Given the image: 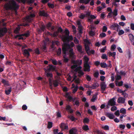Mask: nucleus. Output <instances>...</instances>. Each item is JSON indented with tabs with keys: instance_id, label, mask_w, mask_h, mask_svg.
<instances>
[{
	"instance_id": "28",
	"label": "nucleus",
	"mask_w": 134,
	"mask_h": 134,
	"mask_svg": "<svg viewBox=\"0 0 134 134\" xmlns=\"http://www.w3.org/2000/svg\"><path fill=\"white\" fill-rule=\"evenodd\" d=\"M77 51L81 53L83 52L82 51V46L81 45H78L76 46Z\"/></svg>"
},
{
	"instance_id": "59",
	"label": "nucleus",
	"mask_w": 134,
	"mask_h": 134,
	"mask_svg": "<svg viewBox=\"0 0 134 134\" xmlns=\"http://www.w3.org/2000/svg\"><path fill=\"white\" fill-rule=\"evenodd\" d=\"M114 114L117 116H119L120 115L119 110H117L116 111H115V112L114 113Z\"/></svg>"
},
{
	"instance_id": "46",
	"label": "nucleus",
	"mask_w": 134,
	"mask_h": 134,
	"mask_svg": "<svg viewBox=\"0 0 134 134\" xmlns=\"http://www.w3.org/2000/svg\"><path fill=\"white\" fill-rule=\"evenodd\" d=\"M102 128L104 130H109V127L108 125H105L104 126H103Z\"/></svg>"
},
{
	"instance_id": "1",
	"label": "nucleus",
	"mask_w": 134,
	"mask_h": 134,
	"mask_svg": "<svg viewBox=\"0 0 134 134\" xmlns=\"http://www.w3.org/2000/svg\"><path fill=\"white\" fill-rule=\"evenodd\" d=\"M20 29V28L17 27L15 30H14V32L16 34H17L15 36V38H18L19 40H24L26 38H24L23 37L25 36L26 37H28L30 35V32L29 31H27L26 33L22 34H20L19 31Z\"/></svg>"
},
{
	"instance_id": "56",
	"label": "nucleus",
	"mask_w": 134,
	"mask_h": 134,
	"mask_svg": "<svg viewBox=\"0 0 134 134\" xmlns=\"http://www.w3.org/2000/svg\"><path fill=\"white\" fill-rule=\"evenodd\" d=\"M65 34L67 36H69V34H70L69 31L66 28L65 29Z\"/></svg>"
},
{
	"instance_id": "25",
	"label": "nucleus",
	"mask_w": 134,
	"mask_h": 134,
	"mask_svg": "<svg viewBox=\"0 0 134 134\" xmlns=\"http://www.w3.org/2000/svg\"><path fill=\"white\" fill-rule=\"evenodd\" d=\"M65 96L66 98L68 99L70 101H71V100L73 99V97L70 94V93L69 92H67Z\"/></svg>"
},
{
	"instance_id": "49",
	"label": "nucleus",
	"mask_w": 134,
	"mask_h": 134,
	"mask_svg": "<svg viewBox=\"0 0 134 134\" xmlns=\"http://www.w3.org/2000/svg\"><path fill=\"white\" fill-rule=\"evenodd\" d=\"M48 6L50 8H53L54 7V4L50 3H48L47 4Z\"/></svg>"
},
{
	"instance_id": "5",
	"label": "nucleus",
	"mask_w": 134,
	"mask_h": 134,
	"mask_svg": "<svg viewBox=\"0 0 134 134\" xmlns=\"http://www.w3.org/2000/svg\"><path fill=\"white\" fill-rule=\"evenodd\" d=\"M71 101L75 103V104H74V105H75L77 106H79L80 105V102L77 98L75 97L73 98V99H72Z\"/></svg>"
},
{
	"instance_id": "10",
	"label": "nucleus",
	"mask_w": 134,
	"mask_h": 134,
	"mask_svg": "<svg viewBox=\"0 0 134 134\" xmlns=\"http://www.w3.org/2000/svg\"><path fill=\"white\" fill-rule=\"evenodd\" d=\"M108 102L110 103L111 105V106L116 105V102L115 101V97H114L112 99H110Z\"/></svg>"
},
{
	"instance_id": "34",
	"label": "nucleus",
	"mask_w": 134,
	"mask_h": 134,
	"mask_svg": "<svg viewBox=\"0 0 134 134\" xmlns=\"http://www.w3.org/2000/svg\"><path fill=\"white\" fill-rule=\"evenodd\" d=\"M96 95H93L91 100L93 102H94L96 99L97 98V93H96Z\"/></svg>"
},
{
	"instance_id": "2",
	"label": "nucleus",
	"mask_w": 134,
	"mask_h": 134,
	"mask_svg": "<svg viewBox=\"0 0 134 134\" xmlns=\"http://www.w3.org/2000/svg\"><path fill=\"white\" fill-rule=\"evenodd\" d=\"M12 5H10V7L11 8L14 9L15 10V13L17 14V10L19 8V6L17 4L16 2L14 0H11Z\"/></svg>"
},
{
	"instance_id": "55",
	"label": "nucleus",
	"mask_w": 134,
	"mask_h": 134,
	"mask_svg": "<svg viewBox=\"0 0 134 134\" xmlns=\"http://www.w3.org/2000/svg\"><path fill=\"white\" fill-rule=\"evenodd\" d=\"M99 75V72L98 71H97L96 72L94 73V75L95 77L96 78H98V77Z\"/></svg>"
},
{
	"instance_id": "31",
	"label": "nucleus",
	"mask_w": 134,
	"mask_h": 134,
	"mask_svg": "<svg viewBox=\"0 0 134 134\" xmlns=\"http://www.w3.org/2000/svg\"><path fill=\"white\" fill-rule=\"evenodd\" d=\"M130 40L132 42L134 41V36L131 34H129V35Z\"/></svg>"
},
{
	"instance_id": "36",
	"label": "nucleus",
	"mask_w": 134,
	"mask_h": 134,
	"mask_svg": "<svg viewBox=\"0 0 134 134\" xmlns=\"http://www.w3.org/2000/svg\"><path fill=\"white\" fill-rule=\"evenodd\" d=\"M117 25H118L117 23H114L110 27L112 28L114 30H116V28H117Z\"/></svg>"
},
{
	"instance_id": "54",
	"label": "nucleus",
	"mask_w": 134,
	"mask_h": 134,
	"mask_svg": "<svg viewBox=\"0 0 134 134\" xmlns=\"http://www.w3.org/2000/svg\"><path fill=\"white\" fill-rule=\"evenodd\" d=\"M106 36V34L104 32H102L100 34L99 36L101 38H103L105 37Z\"/></svg>"
},
{
	"instance_id": "52",
	"label": "nucleus",
	"mask_w": 134,
	"mask_h": 134,
	"mask_svg": "<svg viewBox=\"0 0 134 134\" xmlns=\"http://www.w3.org/2000/svg\"><path fill=\"white\" fill-rule=\"evenodd\" d=\"M124 33V31L122 29H120L119 30V32H118V35H121L123 34Z\"/></svg>"
},
{
	"instance_id": "26",
	"label": "nucleus",
	"mask_w": 134,
	"mask_h": 134,
	"mask_svg": "<svg viewBox=\"0 0 134 134\" xmlns=\"http://www.w3.org/2000/svg\"><path fill=\"white\" fill-rule=\"evenodd\" d=\"M46 76L49 78H53V74L52 72H48L45 74Z\"/></svg>"
},
{
	"instance_id": "16",
	"label": "nucleus",
	"mask_w": 134,
	"mask_h": 134,
	"mask_svg": "<svg viewBox=\"0 0 134 134\" xmlns=\"http://www.w3.org/2000/svg\"><path fill=\"white\" fill-rule=\"evenodd\" d=\"M99 86V85L97 83H94L92 85V87H90L89 86H88L86 87L87 88H92V89H96V87Z\"/></svg>"
},
{
	"instance_id": "11",
	"label": "nucleus",
	"mask_w": 134,
	"mask_h": 134,
	"mask_svg": "<svg viewBox=\"0 0 134 134\" xmlns=\"http://www.w3.org/2000/svg\"><path fill=\"white\" fill-rule=\"evenodd\" d=\"M55 66L53 65L49 64L47 67L48 72H50L51 71L54 70L55 69Z\"/></svg>"
},
{
	"instance_id": "37",
	"label": "nucleus",
	"mask_w": 134,
	"mask_h": 134,
	"mask_svg": "<svg viewBox=\"0 0 134 134\" xmlns=\"http://www.w3.org/2000/svg\"><path fill=\"white\" fill-rule=\"evenodd\" d=\"M82 129L84 130L85 131H87V130H89V129L88 125L86 124H85L84 125H83V126Z\"/></svg>"
},
{
	"instance_id": "42",
	"label": "nucleus",
	"mask_w": 134,
	"mask_h": 134,
	"mask_svg": "<svg viewBox=\"0 0 134 134\" xmlns=\"http://www.w3.org/2000/svg\"><path fill=\"white\" fill-rule=\"evenodd\" d=\"M53 126L52 122L51 121H49L48 122L47 128L48 129H50Z\"/></svg>"
},
{
	"instance_id": "60",
	"label": "nucleus",
	"mask_w": 134,
	"mask_h": 134,
	"mask_svg": "<svg viewBox=\"0 0 134 134\" xmlns=\"http://www.w3.org/2000/svg\"><path fill=\"white\" fill-rule=\"evenodd\" d=\"M90 35L92 36H94L95 35V33L94 31L92 30H91L89 32Z\"/></svg>"
},
{
	"instance_id": "63",
	"label": "nucleus",
	"mask_w": 134,
	"mask_h": 134,
	"mask_svg": "<svg viewBox=\"0 0 134 134\" xmlns=\"http://www.w3.org/2000/svg\"><path fill=\"white\" fill-rule=\"evenodd\" d=\"M116 48V46L115 44H113L111 45V50L113 51H114Z\"/></svg>"
},
{
	"instance_id": "22",
	"label": "nucleus",
	"mask_w": 134,
	"mask_h": 134,
	"mask_svg": "<svg viewBox=\"0 0 134 134\" xmlns=\"http://www.w3.org/2000/svg\"><path fill=\"white\" fill-rule=\"evenodd\" d=\"M115 82L116 85L117 86H122L123 83V82L122 81H118L115 80Z\"/></svg>"
},
{
	"instance_id": "17",
	"label": "nucleus",
	"mask_w": 134,
	"mask_h": 134,
	"mask_svg": "<svg viewBox=\"0 0 134 134\" xmlns=\"http://www.w3.org/2000/svg\"><path fill=\"white\" fill-rule=\"evenodd\" d=\"M60 127L61 128L65 130H68V125L64 122H62L61 123Z\"/></svg>"
},
{
	"instance_id": "13",
	"label": "nucleus",
	"mask_w": 134,
	"mask_h": 134,
	"mask_svg": "<svg viewBox=\"0 0 134 134\" xmlns=\"http://www.w3.org/2000/svg\"><path fill=\"white\" fill-rule=\"evenodd\" d=\"M106 116L110 119H113L115 118V116L112 113L107 112L106 114Z\"/></svg>"
},
{
	"instance_id": "38",
	"label": "nucleus",
	"mask_w": 134,
	"mask_h": 134,
	"mask_svg": "<svg viewBox=\"0 0 134 134\" xmlns=\"http://www.w3.org/2000/svg\"><path fill=\"white\" fill-rule=\"evenodd\" d=\"M60 42L59 41H53L52 42V45H55L56 44L57 46H58Z\"/></svg>"
},
{
	"instance_id": "6",
	"label": "nucleus",
	"mask_w": 134,
	"mask_h": 134,
	"mask_svg": "<svg viewBox=\"0 0 134 134\" xmlns=\"http://www.w3.org/2000/svg\"><path fill=\"white\" fill-rule=\"evenodd\" d=\"M100 86L101 87L102 93H103L107 87V85L105 84V82H103L101 83Z\"/></svg>"
},
{
	"instance_id": "30",
	"label": "nucleus",
	"mask_w": 134,
	"mask_h": 134,
	"mask_svg": "<svg viewBox=\"0 0 134 134\" xmlns=\"http://www.w3.org/2000/svg\"><path fill=\"white\" fill-rule=\"evenodd\" d=\"M75 63L79 65H81L82 63V59H78L74 61Z\"/></svg>"
},
{
	"instance_id": "21",
	"label": "nucleus",
	"mask_w": 134,
	"mask_h": 134,
	"mask_svg": "<svg viewBox=\"0 0 134 134\" xmlns=\"http://www.w3.org/2000/svg\"><path fill=\"white\" fill-rule=\"evenodd\" d=\"M1 82L5 85L9 86L10 85L8 81H7L6 80L4 79H1Z\"/></svg>"
},
{
	"instance_id": "33",
	"label": "nucleus",
	"mask_w": 134,
	"mask_h": 134,
	"mask_svg": "<svg viewBox=\"0 0 134 134\" xmlns=\"http://www.w3.org/2000/svg\"><path fill=\"white\" fill-rule=\"evenodd\" d=\"M113 13H112L113 16V17H115L118 15V9L116 8H115L113 10Z\"/></svg>"
},
{
	"instance_id": "45",
	"label": "nucleus",
	"mask_w": 134,
	"mask_h": 134,
	"mask_svg": "<svg viewBox=\"0 0 134 134\" xmlns=\"http://www.w3.org/2000/svg\"><path fill=\"white\" fill-rule=\"evenodd\" d=\"M62 50L59 47L57 51V54L58 56H60Z\"/></svg>"
},
{
	"instance_id": "57",
	"label": "nucleus",
	"mask_w": 134,
	"mask_h": 134,
	"mask_svg": "<svg viewBox=\"0 0 134 134\" xmlns=\"http://www.w3.org/2000/svg\"><path fill=\"white\" fill-rule=\"evenodd\" d=\"M77 24L78 26V28H81L82 27V25L81 24V22L80 21H78L77 22Z\"/></svg>"
},
{
	"instance_id": "43",
	"label": "nucleus",
	"mask_w": 134,
	"mask_h": 134,
	"mask_svg": "<svg viewBox=\"0 0 134 134\" xmlns=\"http://www.w3.org/2000/svg\"><path fill=\"white\" fill-rule=\"evenodd\" d=\"M120 113L124 114L126 113V109L123 108H121L120 110Z\"/></svg>"
},
{
	"instance_id": "15",
	"label": "nucleus",
	"mask_w": 134,
	"mask_h": 134,
	"mask_svg": "<svg viewBox=\"0 0 134 134\" xmlns=\"http://www.w3.org/2000/svg\"><path fill=\"white\" fill-rule=\"evenodd\" d=\"M64 54H65V55H63V62L65 63H68L69 60V59L66 57V52H64Z\"/></svg>"
},
{
	"instance_id": "64",
	"label": "nucleus",
	"mask_w": 134,
	"mask_h": 134,
	"mask_svg": "<svg viewBox=\"0 0 134 134\" xmlns=\"http://www.w3.org/2000/svg\"><path fill=\"white\" fill-rule=\"evenodd\" d=\"M117 109V108L116 106H113L111 108V110L112 111H113L114 110H116Z\"/></svg>"
},
{
	"instance_id": "19",
	"label": "nucleus",
	"mask_w": 134,
	"mask_h": 134,
	"mask_svg": "<svg viewBox=\"0 0 134 134\" xmlns=\"http://www.w3.org/2000/svg\"><path fill=\"white\" fill-rule=\"evenodd\" d=\"M53 83L54 86L55 87L58 86L59 83V81L57 79L53 80Z\"/></svg>"
},
{
	"instance_id": "40",
	"label": "nucleus",
	"mask_w": 134,
	"mask_h": 134,
	"mask_svg": "<svg viewBox=\"0 0 134 134\" xmlns=\"http://www.w3.org/2000/svg\"><path fill=\"white\" fill-rule=\"evenodd\" d=\"M124 86L127 89L131 88L132 86L131 84H130L128 85L127 83L124 84Z\"/></svg>"
},
{
	"instance_id": "44",
	"label": "nucleus",
	"mask_w": 134,
	"mask_h": 134,
	"mask_svg": "<svg viewBox=\"0 0 134 134\" xmlns=\"http://www.w3.org/2000/svg\"><path fill=\"white\" fill-rule=\"evenodd\" d=\"M100 64L102 68H106L107 66V64L105 63H101Z\"/></svg>"
},
{
	"instance_id": "32",
	"label": "nucleus",
	"mask_w": 134,
	"mask_h": 134,
	"mask_svg": "<svg viewBox=\"0 0 134 134\" xmlns=\"http://www.w3.org/2000/svg\"><path fill=\"white\" fill-rule=\"evenodd\" d=\"M45 29V27L44 25H43L40 27V29L38 30V32H39L41 33L42 32L44 31Z\"/></svg>"
},
{
	"instance_id": "29",
	"label": "nucleus",
	"mask_w": 134,
	"mask_h": 134,
	"mask_svg": "<svg viewBox=\"0 0 134 134\" xmlns=\"http://www.w3.org/2000/svg\"><path fill=\"white\" fill-rule=\"evenodd\" d=\"M8 88V89L6 90H5V93L7 95L9 94L11 92L12 87H9Z\"/></svg>"
},
{
	"instance_id": "61",
	"label": "nucleus",
	"mask_w": 134,
	"mask_h": 134,
	"mask_svg": "<svg viewBox=\"0 0 134 134\" xmlns=\"http://www.w3.org/2000/svg\"><path fill=\"white\" fill-rule=\"evenodd\" d=\"M27 107L25 104H24L22 106V109L24 110H26L27 109Z\"/></svg>"
},
{
	"instance_id": "62",
	"label": "nucleus",
	"mask_w": 134,
	"mask_h": 134,
	"mask_svg": "<svg viewBox=\"0 0 134 134\" xmlns=\"http://www.w3.org/2000/svg\"><path fill=\"white\" fill-rule=\"evenodd\" d=\"M107 28L105 26H103L102 28V31L103 32H105L107 31Z\"/></svg>"
},
{
	"instance_id": "35",
	"label": "nucleus",
	"mask_w": 134,
	"mask_h": 134,
	"mask_svg": "<svg viewBox=\"0 0 134 134\" xmlns=\"http://www.w3.org/2000/svg\"><path fill=\"white\" fill-rule=\"evenodd\" d=\"M84 59H85V62L84 64H88V61L89 60V58H88L85 55L84 56Z\"/></svg>"
},
{
	"instance_id": "8",
	"label": "nucleus",
	"mask_w": 134,
	"mask_h": 134,
	"mask_svg": "<svg viewBox=\"0 0 134 134\" xmlns=\"http://www.w3.org/2000/svg\"><path fill=\"white\" fill-rule=\"evenodd\" d=\"M125 99L122 97H120L118 98L117 102L119 103L124 104L125 103Z\"/></svg>"
},
{
	"instance_id": "14",
	"label": "nucleus",
	"mask_w": 134,
	"mask_h": 134,
	"mask_svg": "<svg viewBox=\"0 0 134 134\" xmlns=\"http://www.w3.org/2000/svg\"><path fill=\"white\" fill-rule=\"evenodd\" d=\"M85 69L84 70L85 71L89 72L90 71V66L89 63L84 64Z\"/></svg>"
},
{
	"instance_id": "23",
	"label": "nucleus",
	"mask_w": 134,
	"mask_h": 134,
	"mask_svg": "<svg viewBox=\"0 0 134 134\" xmlns=\"http://www.w3.org/2000/svg\"><path fill=\"white\" fill-rule=\"evenodd\" d=\"M67 117L69 119L72 121H74L77 120V119L74 116L72 115H68Z\"/></svg>"
},
{
	"instance_id": "53",
	"label": "nucleus",
	"mask_w": 134,
	"mask_h": 134,
	"mask_svg": "<svg viewBox=\"0 0 134 134\" xmlns=\"http://www.w3.org/2000/svg\"><path fill=\"white\" fill-rule=\"evenodd\" d=\"M106 50V46H105L103 48L100 49V52L102 53H104L105 51V50Z\"/></svg>"
},
{
	"instance_id": "18",
	"label": "nucleus",
	"mask_w": 134,
	"mask_h": 134,
	"mask_svg": "<svg viewBox=\"0 0 134 134\" xmlns=\"http://www.w3.org/2000/svg\"><path fill=\"white\" fill-rule=\"evenodd\" d=\"M66 109L68 111L71 113H72L73 112V110L69 105H68L66 106Z\"/></svg>"
},
{
	"instance_id": "20",
	"label": "nucleus",
	"mask_w": 134,
	"mask_h": 134,
	"mask_svg": "<svg viewBox=\"0 0 134 134\" xmlns=\"http://www.w3.org/2000/svg\"><path fill=\"white\" fill-rule=\"evenodd\" d=\"M47 44V42L44 41L43 42V43L42 44V48L43 50L44 51H45L47 49V47H46Z\"/></svg>"
},
{
	"instance_id": "47",
	"label": "nucleus",
	"mask_w": 134,
	"mask_h": 134,
	"mask_svg": "<svg viewBox=\"0 0 134 134\" xmlns=\"http://www.w3.org/2000/svg\"><path fill=\"white\" fill-rule=\"evenodd\" d=\"M53 64L55 65H57L58 64V62L55 59H51Z\"/></svg>"
},
{
	"instance_id": "9",
	"label": "nucleus",
	"mask_w": 134,
	"mask_h": 134,
	"mask_svg": "<svg viewBox=\"0 0 134 134\" xmlns=\"http://www.w3.org/2000/svg\"><path fill=\"white\" fill-rule=\"evenodd\" d=\"M23 54L27 58H28L29 56H30L29 52L26 49H24L23 50Z\"/></svg>"
},
{
	"instance_id": "24",
	"label": "nucleus",
	"mask_w": 134,
	"mask_h": 134,
	"mask_svg": "<svg viewBox=\"0 0 134 134\" xmlns=\"http://www.w3.org/2000/svg\"><path fill=\"white\" fill-rule=\"evenodd\" d=\"M85 48L86 51L88 55H90V53L89 52V51H90V48L89 46L87 44H85Z\"/></svg>"
},
{
	"instance_id": "41",
	"label": "nucleus",
	"mask_w": 134,
	"mask_h": 134,
	"mask_svg": "<svg viewBox=\"0 0 134 134\" xmlns=\"http://www.w3.org/2000/svg\"><path fill=\"white\" fill-rule=\"evenodd\" d=\"M119 127L121 130H124L125 127V126L124 124H120L119 125Z\"/></svg>"
},
{
	"instance_id": "51",
	"label": "nucleus",
	"mask_w": 134,
	"mask_h": 134,
	"mask_svg": "<svg viewBox=\"0 0 134 134\" xmlns=\"http://www.w3.org/2000/svg\"><path fill=\"white\" fill-rule=\"evenodd\" d=\"M101 57V58L103 59H108L107 56L106 54H103Z\"/></svg>"
},
{
	"instance_id": "7",
	"label": "nucleus",
	"mask_w": 134,
	"mask_h": 134,
	"mask_svg": "<svg viewBox=\"0 0 134 134\" xmlns=\"http://www.w3.org/2000/svg\"><path fill=\"white\" fill-rule=\"evenodd\" d=\"M77 130L75 127H72L69 131V134H77Z\"/></svg>"
},
{
	"instance_id": "3",
	"label": "nucleus",
	"mask_w": 134,
	"mask_h": 134,
	"mask_svg": "<svg viewBox=\"0 0 134 134\" xmlns=\"http://www.w3.org/2000/svg\"><path fill=\"white\" fill-rule=\"evenodd\" d=\"M7 32V29L6 27L0 28V38H2L4 36Z\"/></svg>"
},
{
	"instance_id": "39",
	"label": "nucleus",
	"mask_w": 134,
	"mask_h": 134,
	"mask_svg": "<svg viewBox=\"0 0 134 134\" xmlns=\"http://www.w3.org/2000/svg\"><path fill=\"white\" fill-rule=\"evenodd\" d=\"M90 121V119L87 118H84L83 120V122L84 123H88Z\"/></svg>"
},
{
	"instance_id": "27",
	"label": "nucleus",
	"mask_w": 134,
	"mask_h": 134,
	"mask_svg": "<svg viewBox=\"0 0 134 134\" xmlns=\"http://www.w3.org/2000/svg\"><path fill=\"white\" fill-rule=\"evenodd\" d=\"M108 9H110V12L108 13L107 17L108 18H111L113 16L112 14H113L112 13H113V11L112 9L110 7H108Z\"/></svg>"
},
{
	"instance_id": "58",
	"label": "nucleus",
	"mask_w": 134,
	"mask_h": 134,
	"mask_svg": "<svg viewBox=\"0 0 134 134\" xmlns=\"http://www.w3.org/2000/svg\"><path fill=\"white\" fill-rule=\"evenodd\" d=\"M86 78L87 81H90L92 79L91 77L88 75H86Z\"/></svg>"
},
{
	"instance_id": "50",
	"label": "nucleus",
	"mask_w": 134,
	"mask_h": 134,
	"mask_svg": "<svg viewBox=\"0 0 134 134\" xmlns=\"http://www.w3.org/2000/svg\"><path fill=\"white\" fill-rule=\"evenodd\" d=\"M86 17V15L85 14H81L79 16V17L81 19H83Z\"/></svg>"
},
{
	"instance_id": "12",
	"label": "nucleus",
	"mask_w": 134,
	"mask_h": 134,
	"mask_svg": "<svg viewBox=\"0 0 134 134\" xmlns=\"http://www.w3.org/2000/svg\"><path fill=\"white\" fill-rule=\"evenodd\" d=\"M40 15L44 17H48L49 15L44 10L40 11L39 12Z\"/></svg>"
},
{
	"instance_id": "48",
	"label": "nucleus",
	"mask_w": 134,
	"mask_h": 134,
	"mask_svg": "<svg viewBox=\"0 0 134 134\" xmlns=\"http://www.w3.org/2000/svg\"><path fill=\"white\" fill-rule=\"evenodd\" d=\"M35 53L39 55L40 54V50L38 48H37L35 49Z\"/></svg>"
},
{
	"instance_id": "4",
	"label": "nucleus",
	"mask_w": 134,
	"mask_h": 134,
	"mask_svg": "<svg viewBox=\"0 0 134 134\" xmlns=\"http://www.w3.org/2000/svg\"><path fill=\"white\" fill-rule=\"evenodd\" d=\"M35 15L34 13H31L30 15L27 16L26 18V21L29 22H31L33 20V18L35 17Z\"/></svg>"
}]
</instances>
